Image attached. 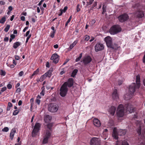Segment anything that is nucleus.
Instances as JSON below:
<instances>
[{
  "mask_svg": "<svg viewBox=\"0 0 145 145\" xmlns=\"http://www.w3.org/2000/svg\"><path fill=\"white\" fill-rule=\"evenodd\" d=\"M6 20V18L5 16L3 17L0 20V23L4 24Z\"/></svg>",
  "mask_w": 145,
  "mask_h": 145,
  "instance_id": "72a5a7b5",
  "label": "nucleus"
},
{
  "mask_svg": "<svg viewBox=\"0 0 145 145\" xmlns=\"http://www.w3.org/2000/svg\"><path fill=\"white\" fill-rule=\"evenodd\" d=\"M143 62L144 63H145V54L144 55L143 58Z\"/></svg>",
  "mask_w": 145,
  "mask_h": 145,
  "instance_id": "774afa93",
  "label": "nucleus"
},
{
  "mask_svg": "<svg viewBox=\"0 0 145 145\" xmlns=\"http://www.w3.org/2000/svg\"><path fill=\"white\" fill-rule=\"evenodd\" d=\"M31 35L30 34L27 37V38L25 42V44H26L28 42V40L29 39V38L31 37Z\"/></svg>",
  "mask_w": 145,
  "mask_h": 145,
  "instance_id": "ea45409f",
  "label": "nucleus"
},
{
  "mask_svg": "<svg viewBox=\"0 0 145 145\" xmlns=\"http://www.w3.org/2000/svg\"><path fill=\"white\" fill-rule=\"evenodd\" d=\"M129 17L128 15L126 13L120 16L118 18L119 21L121 22H124L129 19Z\"/></svg>",
  "mask_w": 145,
  "mask_h": 145,
  "instance_id": "9d476101",
  "label": "nucleus"
},
{
  "mask_svg": "<svg viewBox=\"0 0 145 145\" xmlns=\"http://www.w3.org/2000/svg\"><path fill=\"white\" fill-rule=\"evenodd\" d=\"M7 87L8 89H11L12 88V85L10 84H8L7 85Z\"/></svg>",
  "mask_w": 145,
  "mask_h": 145,
  "instance_id": "a18cd8bd",
  "label": "nucleus"
},
{
  "mask_svg": "<svg viewBox=\"0 0 145 145\" xmlns=\"http://www.w3.org/2000/svg\"><path fill=\"white\" fill-rule=\"evenodd\" d=\"M68 90V89L67 87L63 84L60 89L59 94L62 97L65 96L67 94Z\"/></svg>",
  "mask_w": 145,
  "mask_h": 145,
  "instance_id": "6e6552de",
  "label": "nucleus"
},
{
  "mask_svg": "<svg viewBox=\"0 0 145 145\" xmlns=\"http://www.w3.org/2000/svg\"><path fill=\"white\" fill-rule=\"evenodd\" d=\"M74 81L73 79L72 78H69L67 82H65L63 84L67 87L71 88L73 85Z\"/></svg>",
  "mask_w": 145,
  "mask_h": 145,
  "instance_id": "ddd939ff",
  "label": "nucleus"
},
{
  "mask_svg": "<svg viewBox=\"0 0 145 145\" xmlns=\"http://www.w3.org/2000/svg\"><path fill=\"white\" fill-rule=\"evenodd\" d=\"M82 53H81L79 55V57H78L77 58H76L75 60V61L76 62H78L80 61L81 58L82 57Z\"/></svg>",
  "mask_w": 145,
  "mask_h": 145,
  "instance_id": "473e14b6",
  "label": "nucleus"
},
{
  "mask_svg": "<svg viewBox=\"0 0 145 145\" xmlns=\"http://www.w3.org/2000/svg\"><path fill=\"white\" fill-rule=\"evenodd\" d=\"M97 1H95L94 2L93 5V7H95L97 5Z\"/></svg>",
  "mask_w": 145,
  "mask_h": 145,
  "instance_id": "69168bd1",
  "label": "nucleus"
},
{
  "mask_svg": "<svg viewBox=\"0 0 145 145\" xmlns=\"http://www.w3.org/2000/svg\"><path fill=\"white\" fill-rule=\"evenodd\" d=\"M30 32V30H29V31H27L26 33V34L25 35V37L28 36L29 35V34Z\"/></svg>",
  "mask_w": 145,
  "mask_h": 145,
  "instance_id": "13d9d810",
  "label": "nucleus"
},
{
  "mask_svg": "<svg viewBox=\"0 0 145 145\" xmlns=\"http://www.w3.org/2000/svg\"><path fill=\"white\" fill-rule=\"evenodd\" d=\"M52 123H49L47 124V127L49 129H52Z\"/></svg>",
  "mask_w": 145,
  "mask_h": 145,
  "instance_id": "4c0bfd02",
  "label": "nucleus"
},
{
  "mask_svg": "<svg viewBox=\"0 0 145 145\" xmlns=\"http://www.w3.org/2000/svg\"><path fill=\"white\" fill-rule=\"evenodd\" d=\"M10 27V25H7L5 27V28L4 29V31H5L6 32H7L9 29Z\"/></svg>",
  "mask_w": 145,
  "mask_h": 145,
  "instance_id": "7c9ffc66",
  "label": "nucleus"
},
{
  "mask_svg": "<svg viewBox=\"0 0 145 145\" xmlns=\"http://www.w3.org/2000/svg\"><path fill=\"white\" fill-rule=\"evenodd\" d=\"M122 145H129L128 142L125 141L124 140L122 142Z\"/></svg>",
  "mask_w": 145,
  "mask_h": 145,
  "instance_id": "a19ab883",
  "label": "nucleus"
},
{
  "mask_svg": "<svg viewBox=\"0 0 145 145\" xmlns=\"http://www.w3.org/2000/svg\"><path fill=\"white\" fill-rule=\"evenodd\" d=\"M90 145H100V140L97 138H93L90 140Z\"/></svg>",
  "mask_w": 145,
  "mask_h": 145,
  "instance_id": "9b49d317",
  "label": "nucleus"
},
{
  "mask_svg": "<svg viewBox=\"0 0 145 145\" xmlns=\"http://www.w3.org/2000/svg\"><path fill=\"white\" fill-rule=\"evenodd\" d=\"M117 116L118 117H122L124 114V108L122 104L119 105L116 110Z\"/></svg>",
  "mask_w": 145,
  "mask_h": 145,
  "instance_id": "20e7f679",
  "label": "nucleus"
},
{
  "mask_svg": "<svg viewBox=\"0 0 145 145\" xmlns=\"http://www.w3.org/2000/svg\"><path fill=\"white\" fill-rule=\"evenodd\" d=\"M16 132V130L15 129H12L10 133V138L12 140L14 138L15 133Z\"/></svg>",
  "mask_w": 145,
  "mask_h": 145,
  "instance_id": "5701e85b",
  "label": "nucleus"
},
{
  "mask_svg": "<svg viewBox=\"0 0 145 145\" xmlns=\"http://www.w3.org/2000/svg\"><path fill=\"white\" fill-rule=\"evenodd\" d=\"M140 78L139 75H137L136 78V83H133L131 84L129 88V94H126L125 95L124 99L128 100L130 99L135 91H138L140 86Z\"/></svg>",
  "mask_w": 145,
  "mask_h": 145,
  "instance_id": "f257e3e1",
  "label": "nucleus"
},
{
  "mask_svg": "<svg viewBox=\"0 0 145 145\" xmlns=\"http://www.w3.org/2000/svg\"><path fill=\"white\" fill-rule=\"evenodd\" d=\"M112 98L114 99H118L119 96L118 93L117 92L116 89L114 90L112 94Z\"/></svg>",
  "mask_w": 145,
  "mask_h": 145,
  "instance_id": "a211bd4d",
  "label": "nucleus"
},
{
  "mask_svg": "<svg viewBox=\"0 0 145 145\" xmlns=\"http://www.w3.org/2000/svg\"><path fill=\"white\" fill-rule=\"evenodd\" d=\"M9 39L8 37H6L4 38V41L5 42H8V40Z\"/></svg>",
  "mask_w": 145,
  "mask_h": 145,
  "instance_id": "603ef678",
  "label": "nucleus"
},
{
  "mask_svg": "<svg viewBox=\"0 0 145 145\" xmlns=\"http://www.w3.org/2000/svg\"><path fill=\"white\" fill-rule=\"evenodd\" d=\"M52 117L49 115H46L44 118V120L46 123H48L50 122L52 120Z\"/></svg>",
  "mask_w": 145,
  "mask_h": 145,
  "instance_id": "412c9836",
  "label": "nucleus"
},
{
  "mask_svg": "<svg viewBox=\"0 0 145 145\" xmlns=\"http://www.w3.org/2000/svg\"><path fill=\"white\" fill-rule=\"evenodd\" d=\"M126 133V131L124 130L120 129L118 132L117 129L116 127L114 128L113 132L112 134L113 137L116 140L118 138V135H125Z\"/></svg>",
  "mask_w": 145,
  "mask_h": 145,
  "instance_id": "f03ea898",
  "label": "nucleus"
},
{
  "mask_svg": "<svg viewBox=\"0 0 145 145\" xmlns=\"http://www.w3.org/2000/svg\"><path fill=\"white\" fill-rule=\"evenodd\" d=\"M19 111L18 110H15L13 113V115L14 116H16L19 113Z\"/></svg>",
  "mask_w": 145,
  "mask_h": 145,
  "instance_id": "e433bc0d",
  "label": "nucleus"
},
{
  "mask_svg": "<svg viewBox=\"0 0 145 145\" xmlns=\"http://www.w3.org/2000/svg\"><path fill=\"white\" fill-rule=\"evenodd\" d=\"M10 38H11L12 39H13L15 38V36L14 34H12L10 35Z\"/></svg>",
  "mask_w": 145,
  "mask_h": 145,
  "instance_id": "864d4df0",
  "label": "nucleus"
},
{
  "mask_svg": "<svg viewBox=\"0 0 145 145\" xmlns=\"http://www.w3.org/2000/svg\"><path fill=\"white\" fill-rule=\"evenodd\" d=\"M7 66L8 67H9L10 68H13L14 67V65H8Z\"/></svg>",
  "mask_w": 145,
  "mask_h": 145,
  "instance_id": "6e6d98bb",
  "label": "nucleus"
},
{
  "mask_svg": "<svg viewBox=\"0 0 145 145\" xmlns=\"http://www.w3.org/2000/svg\"><path fill=\"white\" fill-rule=\"evenodd\" d=\"M51 135V133L50 131H46V135L44 137V138L42 142L43 144H45L48 142V139L50 137Z\"/></svg>",
  "mask_w": 145,
  "mask_h": 145,
  "instance_id": "4468645a",
  "label": "nucleus"
},
{
  "mask_svg": "<svg viewBox=\"0 0 145 145\" xmlns=\"http://www.w3.org/2000/svg\"><path fill=\"white\" fill-rule=\"evenodd\" d=\"M16 92L17 93H20L21 91V89L20 88H17L16 90Z\"/></svg>",
  "mask_w": 145,
  "mask_h": 145,
  "instance_id": "4d7b16f0",
  "label": "nucleus"
},
{
  "mask_svg": "<svg viewBox=\"0 0 145 145\" xmlns=\"http://www.w3.org/2000/svg\"><path fill=\"white\" fill-rule=\"evenodd\" d=\"M21 43L19 42H16L13 44V47L15 48H16L18 46L21 45Z\"/></svg>",
  "mask_w": 145,
  "mask_h": 145,
  "instance_id": "393cba45",
  "label": "nucleus"
},
{
  "mask_svg": "<svg viewBox=\"0 0 145 145\" xmlns=\"http://www.w3.org/2000/svg\"><path fill=\"white\" fill-rule=\"evenodd\" d=\"M106 6L104 5H103L102 7L103 12L102 13V14H103L106 12Z\"/></svg>",
  "mask_w": 145,
  "mask_h": 145,
  "instance_id": "c85d7f7f",
  "label": "nucleus"
},
{
  "mask_svg": "<svg viewBox=\"0 0 145 145\" xmlns=\"http://www.w3.org/2000/svg\"><path fill=\"white\" fill-rule=\"evenodd\" d=\"M46 78V76L44 74L40 77L39 79L37 80V81L38 82H42Z\"/></svg>",
  "mask_w": 145,
  "mask_h": 145,
  "instance_id": "bb28decb",
  "label": "nucleus"
},
{
  "mask_svg": "<svg viewBox=\"0 0 145 145\" xmlns=\"http://www.w3.org/2000/svg\"><path fill=\"white\" fill-rule=\"evenodd\" d=\"M90 39V37L88 35H86L85 38L84 39V40L85 41H88Z\"/></svg>",
  "mask_w": 145,
  "mask_h": 145,
  "instance_id": "79ce46f5",
  "label": "nucleus"
},
{
  "mask_svg": "<svg viewBox=\"0 0 145 145\" xmlns=\"http://www.w3.org/2000/svg\"><path fill=\"white\" fill-rule=\"evenodd\" d=\"M60 13L58 14L59 16H61L63 12V10L61 9H60Z\"/></svg>",
  "mask_w": 145,
  "mask_h": 145,
  "instance_id": "052dcab7",
  "label": "nucleus"
},
{
  "mask_svg": "<svg viewBox=\"0 0 145 145\" xmlns=\"http://www.w3.org/2000/svg\"><path fill=\"white\" fill-rule=\"evenodd\" d=\"M35 101L36 103L38 105H39L40 102V100L38 99H36Z\"/></svg>",
  "mask_w": 145,
  "mask_h": 145,
  "instance_id": "de8ad7c7",
  "label": "nucleus"
},
{
  "mask_svg": "<svg viewBox=\"0 0 145 145\" xmlns=\"http://www.w3.org/2000/svg\"><path fill=\"white\" fill-rule=\"evenodd\" d=\"M78 71V70L77 69H74L72 71V74L71 76L73 77H74L76 75Z\"/></svg>",
  "mask_w": 145,
  "mask_h": 145,
  "instance_id": "cd10ccee",
  "label": "nucleus"
},
{
  "mask_svg": "<svg viewBox=\"0 0 145 145\" xmlns=\"http://www.w3.org/2000/svg\"><path fill=\"white\" fill-rule=\"evenodd\" d=\"M58 108V106L54 103L50 104L48 106L49 111L52 112H55L57 111Z\"/></svg>",
  "mask_w": 145,
  "mask_h": 145,
  "instance_id": "39448f33",
  "label": "nucleus"
},
{
  "mask_svg": "<svg viewBox=\"0 0 145 145\" xmlns=\"http://www.w3.org/2000/svg\"><path fill=\"white\" fill-rule=\"evenodd\" d=\"M116 110V107L114 106H111L108 110V111L110 114L113 116Z\"/></svg>",
  "mask_w": 145,
  "mask_h": 145,
  "instance_id": "6ab92c4d",
  "label": "nucleus"
},
{
  "mask_svg": "<svg viewBox=\"0 0 145 145\" xmlns=\"http://www.w3.org/2000/svg\"><path fill=\"white\" fill-rule=\"evenodd\" d=\"M82 53H81L79 55V57H78L77 58H76L75 60V61L76 62H78L80 61L81 58L82 57Z\"/></svg>",
  "mask_w": 145,
  "mask_h": 145,
  "instance_id": "2f4dec72",
  "label": "nucleus"
},
{
  "mask_svg": "<svg viewBox=\"0 0 145 145\" xmlns=\"http://www.w3.org/2000/svg\"><path fill=\"white\" fill-rule=\"evenodd\" d=\"M96 21L95 20H92L91 22V25L93 26L95 23Z\"/></svg>",
  "mask_w": 145,
  "mask_h": 145,
  "instance_id": "c03bdc74",
  "label": "nucleus"
},
{
  "mask_svg": "<svg viewBox=\"0 0 145 145\" xmlns=\"http://www.w3.org/2000/svg\"><path fill=\"white\" fill-rule=\"evenodd\" d=\"M59 56L57 54L55 53L52 55L50 59L53 60L54 63L56 64L59 61Z\"/></svg>",
  "mask_w": 145,
  "mask_h": 145,
  "instance_id": "dca6fc26",
  "label": "nucleus"
},
{
  "mask_svg": "<svg viewBox=\"0 0 145 145\" xmlns=\"http://www.w3.org/2000/svg\"><path fill=\"white\" fill-rule=\"evenodd\" d=\"M80 10V9L79 7V5H78L76 7V11L77 12H78Z\"/></svg>",
  "mask_w": 145,
  "mask_h": 145,
  "instance_id": "3c124183",
  "label": "nucleus"
},
{
  "mask_svg": "<svg viewBox=\"0 0 145 145\" xmlns=\"http://www.w3.org/2000/svg\"><path fill=\"white\" fill-rule=\"evenodd\" d=\"M0 74L1 76H4L6 74V72L5 71L1 70L0 71Z\"/></svg>",
  "mask_w": 145,
  "mask_h": 145,
  "instance_id": "c9c22d12",
  "label": "nucleus"
},
{
  "mask_svg": "<svg viewBox=\"0 0 145 145\" xmlns=\"http://www.w3.org/2000/svg\"><path fill=\"white\" fill-rule=\"evenodd\" d=\"M104 48V46L102 44L97 43L95 46V50L96 52L103 50Z\"/></svg>",
  "mask_w": 145,
  "mask_h": 145,
  "instance_id": "2eb2a0df",
  "label": "nucleus"
},
{
  "mask_svg": "<svg viewBox=\"0 0 145 145\" xmlns=\"http://www.w3.org/2000/svg\"><path fill=\"white\" fill-rule=\"evenodd\" d=\"M134 15L137 18H142L144 16V12L141 10H138L134 13Z\"/></svg>",
  "mask_w": 145,
  "mask_h": 145,
  "instance_id": "f8f14e48",
  "label": "nucleus"
},
{
  "mask_svg": "<svg viewBox=\"0 0 145 145\" xmlns=\"http://www.w3.org/2000/svg\"><path fill=\"white\" fill-rule=\"evenodd\" d=\"M39 72V68L37 69L30 76V79H32L33 78V76L35 75L38 74Z\"/></svg>",
  "mask_w": 145,
  "mask_h": 145,
  "instance_id": "b1692460",
  "label": "nucleus"
},
{
  "mask_svg": "<svg viewBox=\"0 0 145 145\" xmlns=\"http://www.w3.org/2000/svg\"><path fill=\"white\" fill-rule=\"evenodd\" d=\"M92 59L89 55L85 56L82 59L81 61L85 65H88L92 61Z\"/></svg>",
  "mask_w": 145,
  "mask_h": 145,
  "instance_id": "0eeeda50",
  "label": "nucleus"
},
{
  "mask_svg": "<svg viewBox=\"0 0 145 145\" xmlns=\"http://www.w3.org/2000/svg\"><path fill=\"white\" fill-rule=\"evenodd\" d=\"M44 1V0H41L40 2L39 3L38 5L39 6H40L41 5L42 3Z\"/></svg>",
  "mask_w": 145,
  "mask_h": 145,
  "instance_id": "bf43d9fd",
  "label": "nucleus"
},
{
  "mask_svg": "<svg viewBox=\"0 0 145 145\" xmlns=\"http://www.w3.org/2000/svg\"><path fill=\"white\" fill-rule=\"evenodd\" d=\"M46 67L48 68H49L50 67L49 66V63L48 62H47L46 64Z\"/></svg>",
  "mask_w": 145,
  "mask_h": 145,
  "instance_id": "0e129e2a",
  "label": "nucleus"
},
{
  "mask_svg": "<svg viewBox=\"0 0 145 145\" xmlns=\"http://www.w3.org/2000/svg\"><path fill=\"white\" fill-rule=\"evenodd\" d=\"M105 40L108 47L113 50L115 49L112 44V39L109 36L106 37L105 38Z\"/></svg>",
  "mask_w": 145,
  "mask_h": 145,
  "instance_id": "423d86ee",
  "label": "nucleus"
},
{
  "mask_svg": "<svg viewBox=\"0 0 145 145\" xmlns=\"http://www.w3.org/2000/svg\"><path fill=\"white\" fill-rule=\"evenodd\" d=\"M56 32V31H51L50 35V36L52 38H53L54 37L55 34Z\"/></svg>",
  "mask_w": 145,
  "mask_h": 145,
  "instance_id": "c756f323",
  "label": "nucleus"
},
{
  "mask_svg": "<svg viewBox=\"0 0 145 145\" xmlns=\"http://www.w3.org/2000/svg\"><path fill=\"white\" fill-rule=\"evenodd\" d=\"M125 107L126 108L127 111L129 112V113H132L135 110L133 106L130 104H125Z\"/></svg>",
  "mask_w": 145,
  "mask_h": 145,
  "instance_id": "f3484780",
  "label": "nucleus"
},
{
  "mask_svg": "<svg viewBox=\"0 0 145 145\" xmlns=\"http://www.w3.org/2000/svg\"><path fill=\"white\" fill-rule=\"evenodd\" d=\"M20 19L24 21L25 20V18L24 16H22L21 17Z\"/></svg>",
  "mask_w": 145,
  "mask_h": 145,
  "instance_id": "680f3d73",
  "label": "nucleus"
},
{
  "mask_svg": "<svg viewBox=\"0 0 145 145\" xmlns=\"http://www.w3.org/2000/svg\"><path fill=\"white\" fill-rule=\"evenodd\" d=\"M68 9V7L67 6L65 7L63 9V12H65Z\"/></svg>",
  "mask_w": 145,
  "mask_h": 145,
  "instance_id": "8fccbe9b",
  "label": "nucleus"
},
{
  "mask_svg": "<svg viewBox=\"0 0 145 145\" xmlns=\"http://www.w3.org/2000/svg\"><path fill=\"white\" fill-rule=\"evenodd\" d=\"M24 74V72L23 71H21L19 72L18 75L20 76H22Z\"/></svg>",
  "mask_w": 145,
  "mask_h": 145,
  "instance_id": "49530a36",
  "label": "nucleus"
},
{
  "mask_svg": "<svg viewBox=\"0 0 145 145\" xmlns=\"http://www.w3.org/2000/svg\"><path fill=\"white\" fill-rule=\"evenodd\" d=\"M8 106L10 107H12V103L10 102H8Z\"/></svg>",
  "mask_w": 145,
  "mask_h": 145,
  "instance_id": "e2e57ef3",
  "label": "nucleus"
},
{
  "mask_svg": "<svg viewBox=\"0 0 145 145\" xmlns=\"http://www.w3.org/2000/svg\"><path fill=\"white\" fill-rule=\"evenodd\" d=\"M121 30V28L120 25H115L111 27L109 30V32L110 34L114 35L120 32Z\"/></svg>",
  "mask_w": 145,
  "mask_h": 145,
  "instance_id": "7ed1b4c3",
  "label": "nucleus"
},
{
  "mask_svg": "<svg viewBox=\"0 0 145 145\" xmlns=\"http://www.w3.org/2000/svg\"><path fill=\"white\" fill-rule=\"evenodd\" d=\"M94 125L97 127H99L101 125V123L99 120L96 118L94 119L93 120Z\"/></svg>",
  "mask_w": 145,
  "mask_h": 145,
  "instance_id": "4be33fe9",
  "label": "nucleus"
},
{
  "mask_svg": "<svg viewBox=\"0 0 145 145\" xmlns=\"http://www.w3.org/2000/svg\"><path fill=\"white\" fill-rule=\"evenodd\" d=\"M22 103V101L21 100H20L18 102V105L19 106H21Z\"/></svg>",
  "mask_w": 145,
  "mask_h": 145,
  "instance_id": "338daca9",
  "label": "nucleus"
},
{
  "mask_svg": "<svg viewBox=\"0 0 145 145\" xmlns=\"http://www.w3.org/2000/svg\"><path fill=\"white\" fill-rule=\"evenodd\" d=\"M8 130V128L7 127H5L2 129V131H3L7 132Z\"/></svg>",
  "mask_w": 145,
  "mask_h": 145,
  "instance_id": "58836bf2",
  "label": "nucleus"
},
{
  "mask_svg": "<svg viewBox=\"0 0 145 145\" xmlns=\"http://www.w3.org/2000/svg\"><path fill=\"white\" fill-rule=\"evenodd\" d=\"M15 59L16 60H18L20 59V57L19 56L16 55L15 56Z\"/></svg>",
  "mask_w": 145,
  "mask_h": 145,
  "instance_id": "5fc2aeb1",
  "label": "nucleus"
},
{
  "mask_svg": "<svg viewBox=\"0 0 145 145\" xmlns=\"http://www.w3.org/2000/svg\"><path fill=\"white\" fill-rule=\"evenodd\" d=\"M53 70L52 68H50L47 72L44 74L46 77L50 78L52 76Z\"/></svg>",
  "mask_w": 145,
  "mask_h": 145,
  "instance_id": "aec40b11",
  "label": "nucleus"
},
{
  "mask_svg": "<svg viewBox=\"0 0 145 145\" xmlns=\"http://www.w3.org/2000/svg\"><path fill=\"white\" fill-rule=\"evenodd\" d=\"M72 16H70L69 19H68V20H67V22H66V23L65 24V26H67L68 25V23H69L70 22L72 18Z\"/></svg>",
  "mask_w": 145,
  "mask_h": 145,
  "instance_id": "f704fd0d",
  "label": "nucleus"
},
{
  "mask_svg": "<svg viewBox=\"0 0 145 145\" xmlns=\"http://www.w3.org/2000/svg\"><path fill=\"white\" fill-rule=\"evenodd\" d=\"M78 42V41L77 40L74 41L72 44L70 45L69 47V48L71 49H72L73 48V47Z\"/></svg>",
  "mask_w": 145,
  "mask_h": 145,
  "instance_id": "a878e982",
  "label": "nucleus"
},
{
  "mask_svg": "<svg viewBox=\"0 0 145 145\" xmlns=\"http://www.w3.org/2000/svg\"><path fill=\"white\" fill-rule=\"evenodd\" d=\"M123 81L121 80H118V84L120 86L123 83Z\"/></svg>",
  "mask_w": 145,
  "mask_h": 145,
  "instance_id": "09e8293b",
  "label": "nucleus"
},
{
  "mask_svg": "<svg viewBox=\"0 0 145 145\" xmlns=\"http://www.w3.org/2000/svg\"><path fill=\"white\" fill-rule=\"evenodd\" d=\"M41 125L39 123H36L34 126L32 132V136L34 137L37 135V133L40 130Z\"/></svg>",
  "mask_w": 145,
  "mask_h": 145,
  "instance_id": "1a4fd4ad",
  "label": "nucleus"
},
{
  "mask_svg": "<svg viewBox=\"0 0 145 145\" xmlns=\"http://www.w3.org/2000/svg\"><path fill=\"white\" fill-rule=\"evenodd\" d=\"M7 89V88L6 87H4L2 88L1 89L0 91H1V92H2L3 93L4 91L5 90H6Z\"/></svg>",
  "mask_w": 145,
  "mask_h": 145,
  "instance_id": "37998d69",
  "label": "nucleus"
}]
</instances>
